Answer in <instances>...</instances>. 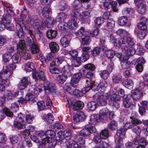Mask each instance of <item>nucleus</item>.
<instances>
[{
  "label": "nucleus",
  "instance_id": "15",
  "mask_svg": "<svg viewBox=\"0 0 148 148\" xmlns=\"http://www.w3.org/2000/svg\"><path fill=\"white\" fill-rule=\"evenodd\" d=\"M82 76L81 73H79L74 75L71 79L70 85L72 87L75 88L77 85V84L79 81Z\"/></svg>",
  "mask_w": 148,
  "mask_h": 148
},
{
  "label": "nucleus",
  "instance_id": "52",
  "mask_svg": "<svg viewBox=\"0 0 148 148\" xmlns=\"http://www.w3.org/2000/svg\"><path fill=\"white\" fill-rule=\"evenodd\" d=\"M67 24L64 22H62L58 25L59 29L62 31L65 30L67 27Z\"/></svg>",
  "mask_w": 148,
  "mask_h": 148
},
{
  "label": "nucleus",
  "instance_id": "51",
  "mask_svg": "<svg viewBox=\"0 0 148 148\" xmlns=\"http://www.w3.org/2000/svg\"><path fill=\"white\" fill-rule=\"evenodd\" d=\"M99 114L101 116H106L110 114V111L107 108H103L100 110Z\"/></svg>",
  "mask_w": 148,
  "mask_h": 148
},
{
  "label": "nucleus",
  "instance_id": "14",
  "mask_svg": "<svg viewBox=\"0 0 148 148\" xmlns=\"http://www.w3.org/2000/svg\"><path fill=\"white\" fill-rule=\"evenodd\" d=\"M125 137V131L121 129L117 130L116 136H115V141L117 143H120V141Z\"/></svg>",
  "mask_w": 148,
  "mask_h": 148
},
{
  "label": "nucleus",
  "instance_id": "49",
  "mask_svg": "<svg viewBox=\"0 0 148 148\" xmlns=\"http://www.w3.org/2000/svg\"><path fill=\"white\" fill-rule=\"evenodd\" d=\"M117 34L121 36L125 37L127 36L128 33L123 29H119L117 32Z\"/></svg>",
  "mask_w": 148,
  "mask_h": 148
},
{
  "label": "nucleus",
  "instance_id": "6",
  "mask_svg": "<svg viewBox=\"0 0 148 148\" xmlns=\"http://www.w3.org/2000/svg\"><path fill=\"white\" fill-rule=\"evenodd\" d=\"M44 87L45 93L46 94H51L53 95L55 94L56 90L53 84L47 82L44 83Z\"/></svg>",
  "mask_w": 148,
  "mask_h": 148
},
{
  "label": "nucleus",
  "instance_id": "3",
  "mask_svg": "<svg viewBox=\"0 0 148 148\" xmlns=\"http://www.w3.org/2000/svg\"><path fill=\"white\" fill-rule=\"evenodd\" d=\"M21 58L18 53L17 54L15 53L12 56V63L6 66L5 68L8 71L9 75L12 74L13 71L16 67V64L19 62Z\"/></svg>",
  "mask_w": 148,
  "mask_h": 148
},
{
  "label": "nucleus",
  "instance_id": "39",
  "mask_svg": "<svg viewBox=\"0 0 148 148\" xmlns=\"http://www.w3.org/2000/svg\"><path fill=\"white\" fill-rule=\"evenodd\" d=\"M127 18L125 16H123L120 17L118 20L119 24L123 26L125 25L127 22Z\"/></svg>",
  "mask_w": 148,
  "mask_h": 148
},
{
  "label": "nucleus",
  "instance_id": "5",
  "mask_svg": "<svg viewBox=\"0 0 148 148\" xmlns=\"http://www.w3.org/2000/svg\"><path fill=\"white\" fill-rule=\"evenodd\" d=\"M58 135L56 139L58 141V143L60 141H62L64 139H70L71 137V132L69 130H66L64 132L59 131L57 133Z\"/></svg>",
  "mask_w": 148,
  "mask_h": 148
},
{
  "label": "nucleus",
  "instance_id": "31",
  "mask_svg": "<svg viewBox=\"0 0 148 148\" xmlns=\"http://www.w3.org/2000/svg\"><path fill=\"white\" fill-rule=\"evenodd\" d=\"M50 72L53 74H59L61 72V70L55 67L54 66L50 64L49 67Z\"/></svg>",
  "mask_w": 148,
  "mask_h": 148
},
{
  "label": "nucleus",
  "instance_id": "40",
  "mask_svg": "<svg viewBox=\"0 0 148 148\" xmlns=\"http://www.w3.org/2000/svg\"><path fill=\"white\" fill-rule=\"evenodd\" d=\"M82 38V44L86 45H89L90 40L88 36L86 34L85 36H83Z\"/></svg>",
  "mask_w": 148,
  "mask_h": 148
},
{
  "label": "nucleus",
  "instance_id": "8",
  "mask_svg": "<svg viewBox=\"0 0 148 148\" xmlns=\"http://www.w3.org/2000/svg\"><path fill=\"white\" fill-rule=\"evenodd\" d=\"M74 7L71 12V15L74 18L80 16V8L81 7V5L78 1H75L74 2Z\"/></svg>",
  "mask_w": 148,
  "mask_h": 148
},
{
  "label": "nucleus",
  "instance_id": "32",
  "mask_svg": "<svg viewBox=\"0 0 148 148\" xmlns=\"http://www.w3.org/2000/svg\"><path fill=\"white\" fill-rule=\"evenodd\" d=\"M97 104L94 101H91L88 102L87 105V108L91 111L95 110L97 107Z\"/></svg>",
  "mask_w": 148,
  "mask_h": 148
},
{
  "label": "nucleus",
  "instance_id": "24",
  "mask_svg": "<svg viewBox=\"0 0 148 148\" xmlns=\"http://www.w3.org/2000/svg\"><path fill=\"white\" fill-rule=\"evenodd\" d=\"M3 59L4 62L9 65L12 62V56L9 53H6L3 56Z\"/></svg>",
  "mask_w": 148,
  "mask_h": 148
},
{
  "label": "nucleus",
  "instance_id": "12",
  "mask_svg": "<svg viewBox=\"0 0 148 148\" xmlns=\"http://www.w3.org/2000/svg\"><path fill=\"white\" fill-rule=\"evenodd\" d=\"M16 29L17 32V35L19 37L21 38L23 37L24 35V32H23V29H24L25 34L27 33V32L28 29L25 25H24L22 28L21 25L18 23H17L16 24Z\"/></svg>",
  "mask_w": 148,
  "mask_h": 148
},
{
  "label": "nucleus",
  "instance_id": "38",
  "mask_svg": "<svg viewBox=\"0 0 148 148\" xmlns=\"http://www.w3.org/2000/svg\"><path fill=\"white\" fill-rule=\"evenodd\" d=\"M10 143L14 144L17 143L18 140L19 136L18 135H12L9 137Z\"/></svg>",
  "mask_w": 148,
  "mask_h": 148
},
{
  "label": "nucleus",
  "instance_id": "26",
  "mask_svg": "<svg viewBox=\"0 0 148 148\" xmlns=\"http://www.w3.org/2000/svg\"><path fill=\"white\" fill-rule=\"evenodd\" d=\"M57 35L56 31L49 29L47 31V38L49 39H52L56 37Z\"/></svg>",
  "mask_w": 148,
  "mask_h": 148
},
{
  "label": "nucleus",
  "instance_id": "13",
  "mask_svg": "<svg viewBox=\"0 0 148 148\" xmlns=\"http://www.w3.org/2000/svg\"><path fill=\"white\" fill-rule=\"evenodd\" d=\"M44 69H39V72H36L32 74V77L36 81L37 80H44L45 79V76L44 75Z\"/></svg>",
  "mask_w": 148,
  "mask_h": 148
},
{
  "label": "nucleus",
  "instance_id": "56",
  "mask_svg": "<svg viewBox=\"0 0 148 148\" xmlns=\"http://www.w3.org/2000/svg\"><path fill=\"white\" fill-rule=\"evenodd\" d=\"M101 49L98 47H96L93 50L92 54L94 56H96L98 55L101 52Z\"/></svg>",
  "mask_w": 148,
  "mask_h": 148
},
{
  "label": "nucleus",
  "instance_id": "59",
  "mask_svg": "<svg viewBox=\"0 0 148 148\" xmlns=\"http://www.w3.org/2000/svg\"><path fill=\"white\" fill-rule=\"evenodd\" d=\"M67 17V15L64 13L62 12L60 13L57 17V19H59V21L64 20Z\"/></svg>",
  "mask_w": 148,
  "mask_h": 148
},
{
  "label": "nucleus",
  "instance_id": "41",
  "mask_svg": "<svg viewBox=\"0 0 148 148\" xmlns=\"http://www.w3.org/2000/svg\"><path fill=\"white\" fill-rule=\"evenodd\" d=\"M108 128L112 130H115L117 127V122L114 121H112L110 123L108 124Z\"/></svg>",
  "mask_w": 148,
  "mask_h": 148
},
{
  "label": "nucleus",
  "instance_id": "19",
  "mask_svg": "<svg viewBox=\"0 0 148 148\" xmlns=\"http://www.w3.org/2000/svg\"><path fill=\"white\" fill-rule=\"evenodd\" d=\"M19 92L18 91H16L14 94L10 91L7 90L4 93V96L8 100H12L15 97L18 95Z\"/></svg>",
  "mask_w": 148,
  "mask_h": 148
},
{
  "label": "nucleus",
  "instance_id": "1",
  "mask_svg": "<svg viewBox=\"0 0 148 148\" xmlns=\"http://www.w3.org/2000/svg\"><path fill=\"white\" fill-rule=\"evenodd\" d=\"M27 23L33 25L35 28L39 31L43 29L45 26V23H44L43 20H40L38 19L37 16H33L31 18L28 16L27 19Z\"/></svg>",
  "mask_w": 148,
  "mask_h": 148
},
{
  "label": "nucleus",
  "instance_id": "36",
  "mask_svg": "<svg viewBox=\"0 0 148 148\" xmlns=\"http://www.w3.org/2000/svg\"><path fill=\"white\" fill-rule=\"evenodd\" d=\"M124 50L127 53L128 55L129 56L132 55L135 53V51L134 48L132 47H129L125 46L123 48Z\"/></svg>",
  "mask_w": 148,
  "mask_h": 148
},
{
  "label": "nucleus",
  "instance_id": "43",
  "mask_svg": "<svg viewBox=\"0 0 148 148\" xmlns=\"http://www.w3.org/2000/svg\"><path fill=\"white\" fill-rule=\"evenodd\" d=\"M60 42L61 45L64 47H67L69 45V41L66 37H62L60 40Z\"/></svg>",
  "mask_w": 148,
  "mask_h": 148
},
{
  "label": "nucleus",
  "instance_id": "62",
  "mask_svg": "<svg viewBox=\"0 0 148 148\" xmlns=\"http://www.w3.org/2000/svg\"><path fill=\"white\" fill-rule=\"evenodd\" d=\"M59 7L62 10H64L67 7V5L65 1H62L60 3Z\"/></svg>",
  "mask_w": 148,
  "mask_h": 148
},
{
  "label": "nucleus",
  "instance_id": "60",
  "mask_svg": "<svg viewBox=\"0 0 148 148\" xmlns=\"http://www.w3.org/2000/svg\"><path fill=\"white\" fill-rule=\"evenodd\" d=\"M132 130V131L137 135H139L141 132L140 127L136 125L135 126H134Z\"/></svg>",
  "mask_w": 148,
  "mask_h": 148
},
{
  "label": "nucleus",
  "instance_id": "20",
  "mask_svg": "<svg viewBox=\"0 0 148 148\" xmlns=\"http://www.w3.org/2000/svg\"><path fill=\"white\" fill-rule=\"evenodd\" d=\"M49 47L51 51L54 53L57 52L59 50V45L56 42H54L50 43Z\"/></svg>",
  "mask_w": 148,
  "mask_h": 148
},
{
  "label": "nucleus",
  "instance_id": "57",
  "mask_svg": "<svg viewBox=\"0 0 148 148\" xmlns=\"http://www.w3.org/2000/svg\"><path fill=\"white\" fill-rule=\"evenodd\" d=\"M5 28H6L8 30L12 31L14 29V27L13 25L10 23L9 21L5 22Z\"/></svg>",
  "mask_w": 148,
  "mask_h": 148
},
{
  "label": "nucleus",
  "instance_id": "33",
  "mask_svg": "<svg viewBox=\"0 0 148 148\" xmlns=\"http://www.w3.org/2000/svg\"><path fill=\"white\" fill-rule=\"evenodd\" d=\"M84 106V104L82 101H77L73 106V109L75 110L82 109Z\"/></svg>",
  "mask_w": 148,
  "mask_h": 148
},
{
  "label": "nucleus",
  "instance_id": "11",
  "mask_svg": "<svg viewBox=\"0 0 148 148\" xmlns=\"http://www.w3.org/2000/svg\"><path fill=\"white\" fill-rule=\"evenodd\" d=\"M96 131L95 127L89 126L81 130L79 134L82 136L86 137L89 136L91 133L95 132Z\"/></svg>",
  "mask_w": 148,
  "mask_h": 148
},
{
  "label": "nucleus",
  "instance_id": "23",
  "mask_svg": "<svg viewBox=\"0 0 148 148\" xmlns=\"http://www.w3.org/2000/svg\"><path fill=\"white\" fill-rule=\"evenodd\" d=\"M89 58V55L88 53H83L80 57H78L76 60L78 62H84L87 61Z\"/></svg>",
  "mask_w": 148,
  "mask_h": 148
},
{
  "label": "nucleus",
  "instance_id": "7",
  "mask_svg": "<svg viewBox=\"0 0 148 148\" xmlns=\"http://www.w3.org/2000/svg\"><path fill=\"white\" fill-rule=\"evenodd\" d=\"M26 41L30 46L32 54L39 52V50L37 43L33 39H31L30 37H27Z\"/></svg>",
  "mask_w": 148,
  "mask_h": 148
},
{
  "label": "nucleus",
  "instance_id": "50",
  "mask_svg": "<svg viewBox=\"0 0 148 148\" xmlns=\"http://www.w3.org/2000/svg\"><path fill=\"white\" fill-rule=\"evenodd\" d=\"M110 4L112 7V9L114 12H117L118 11L117 3L116 2L111 1L110 2Z\"/></svg>",
  "mask_w": 148,
  "mask_h": 148
},
{
  "label": "nucleus",
  "instance_id": "27",
  "mask_svg": "<svg viewBox=\"0 0 148 148\" xmlns=\"http://www.w3.org/2000/svg\"><path fill=\"white\" fill-rule=\"evenodd\" d=\"M68 77V75L65 74H61L58 75L57 77V81L61 84L63 83Z\"/></svg>",
  "mask_w": 148,
  "mask_h": 148
},
{
  "label": "nucleus",
  "instance_id": "22",
  "mask_svg": "<svg viewBox=\"0 0 148 148\" xmlns=\"http://www.w3.org/2000/svg\"><path fill=\"white\" fill-rule=\"evenodd\" d=\"M72 140L68 141L64 139L62 141H60L58 144L61 146L64 147L65 148H72V144L73 143Z\"/></svg>",
  "mask_w": 148,
  "mask_h": 148
},
{
  "label": "nucleus",
  "instance_id": "55",
  "mask_svg": "<svg viewBox=\"0 0 148 148\" xmlns=\"http://www.w3.org/2000/svg\"><path fill=\"white\" fill-rule=\"evenodd\" d=\"M22 123L17 121H14V125L15 127L18 130H21L23 128Z\"/></svg>",
  "mask_w": 148,
  "mask_h": 148
},
{
  "label": "nucleus",
  "instance_id": "48",
  "mask_svg": "<svg viewBox=\"0 0 148 148\" xmlns=\"http://www.w3.org/2000/svg\"><path fill=\"white\" fill-rule=\"evenodd\" d=\"M121 78V77L119 74H115L112 76V79L114 82L117 83L119 82Z\"/></svg>",
  "mask_w": 148,
  "mask_h": 148
},
{
  "label": "nucleus",
  "instance_id": "47",
  "mask_svg": "<svg viewBox=\"0 0 148 148\" xmlns=\"http://www.w3.org/2000/svg\"><path fill=\"white\" fill-rule=\"evenodd\" d=\"M75 34L78 36H81L82 38L83 36L86 35V32H85L84 29L83 27H81L77 32L75 33Z\"/></svg>",
  "mask_w": 148,
  "mask_h": 148
},
{
  "label": "nucleus",
  "instance_id": "45",
  "mask_svg": "<svg viewBox=\"0 0 148 148\" xmlns=\"http://www.w3.org/2000/svg\"><path fill=\"white\" fill-rule=\"evenodd\" d=\"M43 85L42 84L36 86L34 89V93L35 95H38L41 92L42 90Z\"/></svg>",
  "mask_w": 148,
  "mask_h": 148
},
{
  "label": "nucleus",
  "instance_id": "61",
  "mask_svg": "<svg viewBox=\"0 0 148 148\" xmlns=\"http://www.w3.org/2000/svg\"><path fill=\"white\" fill-rule=\"evenodd\" d=\"M101 78L103 79H106L109 75V73L107 71L104 70L102 71L100 74Z\"/></svg>",
  "mask_w": 148,
  "mask_h": 148
},
{
  "label": "nucleus",
  "instance_id": "30",
  "mask_svg": "<svg viewBox=\"0 0 148 148\" xmlns=\"http://www.w3.org/2000/svg\"><path fill=\"white\" fill-rule=\"evenodd\" d=\"M34 66L32 62H28L26 63L25 66V70L27 72L32 71L34 69Z\"/></svg>",
  "mask_w": 148,
  "mask_h": 148
},
{
  "label": "nucleus",
  "instance_id": "10",
  "mask_svg": "<svg viewBox=\"0 0 148 148\" xmlns=\"http://www.w3.org/2000/svg\"><path fill=\"white\" fill-rule=\"evenodd\" d=\"M76 140L81 145H79L75 142L73 140L72 146L73 148H84V146L83 145L85 142V139L80 135H77L75 138Z\"/></svg>",
  "mask_w": 148,
  "mask_h": 148
},
{
  "label": "nucleus",
  "instance_id": "9",
  "mask_svg": "<svg viewBox=\"0 0 148 148\" xmlns=\"http://www.w3.org/2000/svg\"><path fill=\"white\" fill-rule=\"evenodd\" d=\"M136 4L138 12L140 14H144L146 11V6L143 0H134Z\"/></svg>",
  "mask_w": 148,
  "mask_h": 148
},
{
  "label": "nucleus",
  "instance_id": "16",
  "mask_svg": "<svg viewBox=\"0 0 148 148\" xmlns=\"http://www.w3.org/2000/svg\"><path fill=\"white\" fill-rule=\"evenodd\" d=\"M30 81V77H24L21 79L20 82L18 85L19 88L20 90L25 88L27 86Z\"/></svg>",
  "mask_w": 148,
  "mask_h": 148
},
{
  "label": "nucleus",
  "instance_id": "64",
  "mask_svg": "<svg viewBox=\"0 0 148 148\" xmlns=\"http://www.w3.org/2000/svg\"><path fill=\"white\" fill-rule=\"evenodd\" d=\"M37 105L38 109L40 110H42L45 107L44 102L42 101L38 102Z\"/></svg>",
  "mask_w": 148,
  "mask_h": 148
},
{
  "label": "nucleus",
  "instance_id": "21",
  "mask_svg": "<svg viewBox=\"0 0 148 148\" xmlns=\"http://www.w3.org/2000/svg\"><path fill=\"white\" fill-rule=\"evenodd\" d=\"M77 18H74L70 20L68 22V25L69 28L71 30L77 28L78 24L76 22Z\"/></svg>",
  "mask_w": 148,
  "mask_h": 148
},
{
  "label": "nucleus",
  "instance_id": "29",
  "mask_svg": "<svg viewBox=\"0 0 148 148\" xmlns=\"http://www.w3.org/2000/svg\"><path fill=\"white\" fill-rule=\"evenodd\" d=\"M25 45V41L23 40H20L18 43L17 45V49L18 51L20 52V51L23 50Z\"/></svg>",
  "mask_w": 148,
  "mask_h": 148
},
{
  "label": "nucleus",
  "instance_id": "58",
  "mask_svg": "<svg viewBox=\"0 0 148 148\" xmlns=\"http://www.w3.org/2000/svg\"><path fill=\"white\" fill-rule=\"evenodd\" d=\"M123 105L126 108H128L130 106V103L129 101L128 97H124L123 98Z\"/></svg>",
  "mask_w": 148,
  "mask_h": 148
},
{
  "label": "nucleus",
  "instance_id": "44",
  "mask_svg": "<svg viewBox=\"0 0 148 148\" xmlns=\"http://www.w3.org/2000/svg\"><path fill=\"white\" fill-rule=\"evenodd\" d=\"M6 74L8 75L7 77L9 76L8 75V71L5 69L3 70V72L1 71L0 73V82L2 81L3 80L6 79V78L5 77V75Z\"/></svg>",
  "mask_w": 148,
  "mask_h": 148
},
{
  "label": "nucleus",
  "instance_id": "34",
  "mask_svg": "<svg viewBox=\"0 0 148 148\" xmlns=\"http://www.w3.org/2000/svg\"><path fill=\"white\" fill-rule=\"evenodd\" d=\"M123 83L125 86L129 89L132 88L133 85V81L130 79L125 80L123 81Z\"/></svg>",
  "mask_w": 148,
  "mask_h": 148
},
{
  "label": "nucleus",
  "instance_id": "28",
  "mask_svg": "<svg viewBox=\"0 0 148 148\" xmlns=\"http://www.w3.org/2000/svg\"><path fill=\"white\" fill-rule=\"evenodd\" d=\"M44 21V23H45V26L50 28L53 27L54 20L52 18H47Z\"/></svg>",
  "mask_w": 148,
  "mask_h": 148
},
{
  "label": "nucleus",
  "instance_id": "4",
  "mask_svg": "<svg viewBox=\"0 0 148 148\" xmlns=\"http://www.w3.org/2000/svg\"><path fill=\"white\" fill-rule=\"evenodd\" d=\"M110 94L108 93H98L96 92L93 96V98L97 100L99 104L103 106L107 103V100L109 98Z\"/></svg>",
  "mask_w": 148,
  "mask_h": 148
},
{
  "label": "nucleus",
  "instance_id": "2",
  "mask_svg": "<svg viewBox=\"0 0 148 148\" xmlns=\"http://www.w3.org/2000/svg\"><path fill=\"white\" fill-rule=\"evenodd\" d=\"M107 85L106 82L104 81L100 82L97 86L90 85V86H88L87 87L84 88V89L82 90V91H85L86 92H87L91 88L95 91L96 90L98 93H102L105 91Z\"/></svg>",
  "mask_w": 148,
  "mask_h": 148
},
{
  "label": "nucleus",
  "instance_id": "18",
  "mask_svg": "<svg viewBox=\"0 0 148 148\" xmlns=\"http://www.w3.org/2000/svg\"><path fill=\"white\" fill-rule=\"evenodd\" d=\"M86 116L83 112H79L75 114L73 116V121L74 122H77L82 121L85 119Z\"/></svg>",
  "mask_w": 148,
  "mask_h": 148
},
{
  "label": "nucleus",
  "instance_id": "35",
  "mask_svg": "<svg viewBox=\"0 0 148 148\" xmlns=\"http://www.w3.org/2000/svg\"><path fill=\"white\" fill-rule=\"evenodd\" d=\"M51 11V9L50 8L45 6L43 8L42 13L43 16L46 17L49 16Z\"/></svg>",
  "mask_w": 148,
  "mask_h": 148
},
{
  "label": "nucleus",
  "instance_id": "63",
  "mask_svg": "<svg viewBox=\"0 0 148 148\" xmlns=\"http://www.w3.org/2000/svg\"><path fill=\"white\" fill-rule=\"evenodd\" d=\"M70 67L68 65L65 66L63 68L62 71L64 73V74H66L68 75L69 73H70Z\"/></svg>",
  "mask_w": 148,
  "mask_h": 148
},
{
  "label": "nucleus",
  "instance_id": "25",
  "mask_svg": "<svg viewBox=\"0 0 148 148\" xmlns=\"http://www.w3.org/2000/svg\"><path fill=\"white\" fill-rule=\"evenodd\" d=\"M141 95V92L139 90L136 89L132 93L131 96L134 100H137L140 99Z\"/></svg>",
  "mask_w": 148,
  "mask_h": 148
},
{
  "label": "nucleus",
  "instance_id": "46",
  "mask_svg": "<svg viewBox=\"0 0 148 148\" xmlns=\"http://www.w3.org/2000/svg\"><path fill=\"white\" fill-rule=\"evenodd\" d=\"M117 44L119 46L122 47L123 49H124L123 48H124L125 46H127V45H126L127 44L126 40L124 38L120 39L118 41Z\"/></svg>",
  "mask_w": 148,
  "mask_h": 148
},
{
  "label": "nucleus",
  "instance_id": "37",
  "mask_svg": "<svg viewBox=\"0 0 148 148\" xmlns=\"http://www.w3.org/2000/svg\"><path fill=\"white\" fill-rule=\"evenodd\" d=\"M109 133L107 129H105L103 130L100 134V138L103 139H107L109 136Z\"/></svg>",
  "mask_w": 148,
  "mask_h": 148
},
{
  "label": "nucleus",
  "instance_id": "42",
  "mask_svg": "<svg viewBox=\"0 0 148 148\" xmlns=\"http://www.w3.org/2000/svg\"><path fill=\"white\" fill-rule=\"evenodd\" d=\"M21 53L20 54L23 59H28L30 58V56L28 51H27L23 50L21 51Z\"/></svg>",
  "mask_w": 148,
  "mask_h": 148
},
{
  "label": "nucleus",
  "instance_id": "54",
  "mask_svg": "<svg viewBox=\"0 0 148 148\" xmlns=\"http://www.w3.org/2000/svg\"><path fill=\"white\" fill-rule=\"evenodd\" d=\"M47 136L49 138H54L55 136V132L51 130H49L45 132V136Z\"/></svg>",
  "mask_w": 148,
  "mask_h": 148
},
{
  "label": "nucleus",
  "instance_id": "53",
  "mask_svg": "<svg viewBox=\"0 0 148 148\" xmlns=\"http://www.w3.org/2000/svg\"><path fill=\"white\" fill-rule=\"evenodd\" d=\"M115 22L112 20L109 19L107 21V26L109 29H111L114 27Z\"/></svg>",
  "mask_w": 148,
  "mask_h": 148
},
{
  "label": "nucleus",
  "instance_id": "17",
  "mask_svg": "<svg viewBox=\"0 0 148 148\" xmlns=\"http://www.w3.org/2000/svg\"><path fill=\"white\" fill-rule=\"evenodd\" d=\"M140 105L139 106V111L140 114L143 115L145 114L146 109L148 108V101H144L140 102Z\"/></svg>",
  "mask_w": 148,
  "mask_h": 148
}]
</instances>
